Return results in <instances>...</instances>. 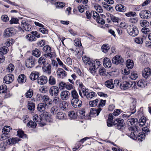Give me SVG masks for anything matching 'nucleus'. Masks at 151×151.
<instances>
[{
  "mask_svg": "<svg viewBox=\"0 0 151 151\" xmlns=\"http://www.w3.org/2000/svg\"><path fill=\"white\" fill-rule=\"evenodd\" d=\"M109 49L110 47L107 44H104L101 47L102 51L104 53L107 52Z\"/></svg>",
  "mask_w": 151,
  "mask_h": 151,
  "instance_id": "nucleus-43",
  "label": "nucleus"
},
{
  "mask_svg": "<svg viewBox=\"0 0 151 151\" xmlns=\"http://www.w3.org/2000/svg\"><path fill=\"white\" fill-rule=\"evenodd\" d=\"M7 89L6 86L5 85L0 86V93H5Z\"/></svg>",
  "mask_w": 151,
  "mask_h": 151,
  "instance_id": "nucleus-62",
  "label": "nucleus"
},
{
  "mask_svg": "<svg viewBox=\"0 0 151 151\" xmlns=\"http://www.w3.org/2000/svg\"><path fill=\"white\" fill-rule=\"evenodd\" d=\"M145 135L143 133H139L137 135V139L139 142H141L144 140Z\"/></svg>",
  "mask_w": 151,
  "mask_h": 151,
  "instance_id": "nucleus-51",
  "label": "nucleus"
},
{
  "mask_svg": "<svg viewBox=\"0 0 151 151\" xmlns=\"http://www.w3.org/2000/svg\"><path fill=\"white\" fill-rule=\"evenodd\" d=\"M82 59L84 63L86 65H89V66H90L91 65H92V61H91L89 58L86 57L85 56H84L82 57Z\"/></svg>",
  "mask_w": 151,
  "mask_h": 151,
  "instance_id": "nucleus-23",
  "label": "nucleus"
},
{
  "mask_svg": "<svg viewBox=\"0 0 151 151\" xmlns=\"http://www.w3.org/2000/svg\"><path fill=\"white\" fill-rule=\"evenodd\" d=\"M94 8L95 10L99 12L102 13L103 12V10L101 6L98 4L94 5Z\"/></svg>",
  "mask_w": 151,
  "mask_h": 151,
  "instance_id": "nucleus-61",
  "label": "nucleus"
},
{
  "mask_svg": "<svg viewBox=\"0 0 151 151\" xmlns=\"http://www.w3.org/2000/svg\"><path fill=\"white\" fill-rule=\"evenodd\" d=\"M36 61V59L35 57L31 56L27 58L25 61V65L27 67L31 68L35 65V63Z\"/></svg>",
  "mask_w": 151,
  "mask_h": 151,
  "instance_id": "nucleus-4",
  "label": "nucleus"
},
{
  "mask_svg": "<svg viewBox=\"0 0 151 151\" xmlns=\"http://www.w3.org/2000/svg\"><path fill=\"white\" fill-rule=\"evenodd\" d=\"M42 101L45 103V104L47 106H52V103L51 102V100L49 97L46 95L43 96Z\"/></svg>",
  "mask_w": 151,
  "mask_h": 151,
  "instance_id": "nucleus-16",
  "label": "nucleus"
},
{
  "mask_svg": "<svg viewBox=\"0 0 151 151\" xmlns=\"http://www.w3.org/2000/svg\"><path fill=\"white\" fill-rule=\"evenodd\" d=\"M106 86L109 88H113L114 87L113 80L111 79L106 81L105 83Z\"/></svg>",
  "mask_w": 151,
  "mask_h": 151,
  "instance_id": "nucleus-28",
  "label": "nucleus"
},
{
  "mask_svg": "<svg viewBox=\"0 0 151 151\" xmlns=\"http://www.w3.org/2000/svg\"><path fill=\"white\" fill-rule=\"evenodd\" d=\"M92 65H91L89 66V70L90 72L94 75L96 72V69H98L101 65V62L99 60L96 59L92 61Z\"/></svg>",
  "mask_w": 151,
  "mask_h": 151,
  "instance_id": "nucleus-1",
  "label": "nucleus"
},
{
  "mask_svg": "<svg viewBox=\"0 0 151 151\" xmlns=\"http://www.w3.org/2000/svg\"><path fill=\"white\" fill-rule=\"evenodd\" d=\"M128 33L133 37L137 36L139 33V30L136 26L133 25L128 26L127 29Z\"/></svg>",
  "mask_w": 151,
  "mask_h": 151,
  "instance_id": "nucleus-2",
  "label": "nucleus"
},
{
  "mask_svg": "<svg viewBox=\"0 0 151 151\" xmlns=\"http://www.w3.org/2000/svg\"><path fill=\"white\" fill-rule=\"evenodd\" d=\"M25 38L27 40L32 42L33 41L36 40V39L35 37L32 35L28 34L25 36Z\"/></svg>",
  "mask_w": 151,
  "mask_h": 151,
  "instance_id": "nucleus-29",
  "label": "nucleus"
},
{
  "mask_svg": "<svg viewBox=\"0 0 151 151\" xmlns=\"http://www.w3.org/2000/svg\"><path fill=\"white\" fill-rule=\"evenodd\" d=\"M139 24L141 26L145 27L149 26V23L146 20H142L140 21Z\"/></svg>",
  "mask_w": 151,
  "mask_h": 151,
  "instance_id": "nucleus-46",
  "label": "nucleus"
},
{
  "mask_svg": "<svg viewBox=\"0 0 151 151\" xmlns=\"http://www.w3.org/2000/svg\"><path fill=\"white\" fill-rule=\"evenodd\" d=\"M116 10L118 11L124 12L125 11V7L122 4H119L116 5L115 7Z\"/></svg>",
  "mask_w": 151,
  "mask_h": 151,
  "instance_id": "nucleus-32",
  "label": "nucleus"
},
{
  "mask_svg": "<svg viewBox=\"0 0 151 151\" xmlns=\"http://www.w3.org/2000/svg\"><path fill=\"white\" fill-rule=\"evenodd\" d=\"M101 110V109L100 108L97 109L95 108L91 109L90 111V114L93 115L96 114V115L98 116Z\"/></svg>",
  "mask_w": 151,
  "mask_h": 151,
  "instance_id": "nucleus-30",
  "label": "nucleus"
},
{
  "mask_svg": "<svg viewBox=\"0 0 151 151\" xmlns=\"http://www.w3.org/2000/svg\"><path fill=\"white\" fill-rule=\"evenodd\" d=\"M62 100L58 96H55L52 100V102L55 105V106L59 105L62 101Z\"/></svg>",
  "mask_w": 151,
  "mask_h": 151,
  "instance_id": "nucleus-25",
  "label": "nucleus"
},
{
  "mask_svg": "<svg viewBox=\"0 0 151 151\" xmlns=\"http://www.w3.org/2000/svg\"><path fill=\"white\" fill-rule=\"evenodd\" d=\"M47 81V78L46 76H44L39 77L37 79V83L41 85L46 84Z\"/></svg>",
  "mask_w": 151,
  "mask_h": 151,
  "instance_id": "nucleus-15",
  "label": "nucleus"
},
{
  "mask_svg": "<svg viewBox=\"0 0 151 151\" xmlns=\"http://www.w3.org/2000/svg\"><path fill=\"white\" fill-rule=\"evenodd\" d=\"M82 101L79 99H72L71 101V104L72 106L75 108H78L81 106Z\"/></svg>",
  "mask_w": 151,
  "mask_h": 151,
  "instance_id": "nucleus-11",
  "label": "nucleus"
},
{
  "mask_svg": "<svg viewBox=\"0 0 151 151\" xmlns=\"http://www.w3.org/2000/svg\"><path fill=\"white\" fill-rule=\"evenodd\" d=\"M17 135L20 138H24L26 137V135L25 134L23 131L21 130H19L17 131Z\"/></svg>",
  "mask_w": 151,
  "mask_h": 151,
  "instance_id": "nucleus-52",
  "label": "nucleus"
},
{
  "mask_svg": "<svg viewBox=\"0 0 151 151\" xmlns=\"http://www.w3.org/2000/svg\"><path fill=\"white\" fill-rule=\"evenodd\" d=\"M68 116L72 119H75L77 117V115L75 112L73 111H71L69 112Z\"/></svg>",
  "mask_w": 151,
  "mask_h": 151,
  "instance_id": "nucleus-48",
  "label": "nucleus"
},
{
  "mask_svg": "<svg viewBox=\"0 0 151 151\" xmlns=\"http://www.w3.org/2000/svg\"><path fill=\"white\" fill-rule=\"evenodd\" d=\"M14 66L12 64H10L7 68V70L9 72H12L14 70Z\"/></svg>",
  "mask_w": 151,
  "mask_h": 151,
  "instance_id": "nucleus-59",
  "label": "nucleus"
},
{
  "mask_svg": "<svg viewBox=\"0 0 151 151\" xmlns=\"http://www.w3.org/2000/svg\"><path fill=\"white\" fill-rule=\"evenodd\" d=\"M39 76V73L37 71H33L30 75L29 78L32 81L35 80L38 78Z\"/></svg>",
  "mask_w": 151,
  "mask_h": 151,
  "instance_id": "nucleus-21",
  "label": "nucleus"
},
{
  "mask_svg": "<svg viewBox=\"0 0 151 151\" xmlns=\"http://www.w3.org/2000/svg\"><path fill=\"white\" fill-rule=\"evenodd\" d=\"M60 107L63 110H66L68 107V104L67 102L64 101H62L59 105Z\"/></svg>",
  "mask_w": 151,
  "mask_h": 151,
  "instance_id": "nucleus-34",
  "label": "nucleus"
},
{
  "mask_svg": "<svg viewBox=\"0 0 151 151\" xmlns=\"http://www.w3.org/2000/svg\"><path fill=\"white\" fill-rule=\"evenodd\" d=\"M47 105L42 103H40L37 106V109L39 111L43 112L45 109V107Z\"/></svg>",
  "mask_w": 151,
  "mask_h": 151,
  "instance_id": "nucleus-24",
  "label": "nucleus"
},
{
  "mask_svg": "<svg viewBox=\"0 0 151 151\" xmlns=\"http://www.w3.org/2000/svg\"><path fill=\"white\" fill-rule=\"evenodd\" d=\"M33 119L35 122H37L41 127H42L46 124L45 121L46 120L44 119H43L40 115L35 114L33 116Z\"/></svg>",
  "mask_w": 151,
  "mask_h": 151,
  "instance_id": "nucleus-5",
  "label": "nucleus"
},
{
  "mask_svg": "<svg viewBox=\"0 0 151 151\" xmlns=\"http://www.w3.org/2000/svg\"><path fill=\"white\" fill-rule=\"evenodd\" d=\"M26 80V77L24 74L20 75L18 77L17 81L19 83H24Z\"/></svg>",
  "mask_w": 151,
  "mask_h": 151,
  "instance_id": "nucleus-27",
  "label": "nucleus"
},
{
  "mask_svg": "<svg viewBox=\"0 0 151 151\" xmlns=\"http://www.w3.org/2000/svg\"><path fill=\"white\" fill-rule=\"evenodd\" d=\"M59 92V89L56 86H52L50 88L49 90V93L52 96H57L58 95Z\"/></svg>",
  "mask_w": 151,
  "mask_h": 151,
  "instance_id": "nucleus-7",
  "label": "nucleus"
},
{
  "mask_svg": "<svg viewBox=\"0 0 151 151\" xmlns=\"http://www.w3.org/2000/svg\"><path fill=\"white\" fill-rule=\"evenodd\" d=\"M46 59L44 57L41 56L38 59V63L40 65H44L46 64L47 63H46Z\"/></svg>",
  "mask_w": 151,
  "mask_h": 151,
  "instance_id": "nucleus-40",
  "label": "nucleus"
},
{
  "mask_svg": "<svg viewBox=\"0 0 151 151\" xmlns=\"http://www.w3.org/2000/svg\"><path fill=\"white\" fill-rule=\"evenodd\" d=\"M71 96L73 98L72 99H78L79 96L76 91L74 89L71 91Z\"/></svg>",
  "mask_w": 151,
  "mask_h": 151,
  "instance_id": "nucleus-49",
  "label": "nucleus"
},
{
  "mask_svg": "<svg viewBox=\"0 0 151 151\" xmlns=\"http://www.w3.org/2000/svg\"><path fill=\"white\" fill-rule=\"evenodd\" d=\"M113 119V116L111 114L109 115V118L107 122V125L108 127H111L112 126L113 122L111 121Z\"/></svg>",
  "mask_w": 151,
  "mask_h": 151,
  "instance_id": "nucleus-33",
  "label": "nucleus"
},
{
  "mask_svg": "<svg viewBox=\"0 0 151 151\" xmlns=\"http://www.w3.org/2000/svg\"><path fill=\"white\" fill-rule=\"evenodd\" d=\"M56 115V117L58 119H63L64 118L65 115L62 112H59Z\"/></svg>",
  "mask_w": 151,
  "mask_h": 151,
  "instance_id": "nucleus-45",
  "label": "nucleus"
},
{
  "mask_svg": "<svg viewBox=\"0 0 151 151\" xmlns=\"http://www.w3.org/2000/svg\"><path fill=\"white\" fill-rule=\"evenodd\" d=\"M143 39L142 38L137 37L134 39V41L137 44H141L143 43Z\"/></svg>",
  "mask_w": 151,
  "mask_h": 151,
  "instance_id": "nucleus-60",
  "label": "nucleus"
},
{
  "mask_svg": "<svg viewBox=\"0 0 151 151\" xmlns=\"http://www.w3.org/2000/svg\"><path fill=\"white\" fill-rule=\"evenodd\" d=\"M58 107L57 106H54L52 107L50 110V113L53 115H56L59 112Z\"/></svg>",
  "mask_w": 151,
  "mask_h": 151,
  "instance_id": "nucleus-36",
  "label": "nucleus"
},
{
  "mask_svg": "<svg viewBox=\"0 0 151 151\" xmlns=\"http://www.w3.org/2000/svg\"><path fill=\"white\" fill-rule=\"evenodd\" d=\"M99 100L96 99L94 100L90 101L89 102V105L91 107H95L98 106Z\"/></svg>",
  "mask_w": 151,
  "mask_h": 151,
  "instance_id": "nucleus-39",
  "label": "nucleus"
},
{
  "mask_svg": "<svg viewBox=\"0 0 151 151\" xmlns=\"http://www.w3.org/2000/svg\"><path fill=\"white\" fill-rule=\"evenodd\" d=\"M129 130L132 131L130 134V137L133 139H136L137 138V133L139 130V128L137 126L131 127L129 128Z\"/></svg>",
  "mask_w": 151,
  "mask_h": 151,
  "instance_id": "nucleus-6",
  "label": "nucleus"
},
{
  "mask_svg": "<svg viewBox=\"0 0 151 151\" xmlns=\"http://www.w3.org/2000/svg\"><path fill=\"white\" fill-rule=\"evenodd\" d=\"M20 140L18 138H12L8 139L7 140H6V142L9 145H11L16 144Z\"/></svg>",
  "mask_w": 151,
  "mask_h": 151,
  "instance_id": "nucleus-22",
  "label": "nucleus"
},
{
  "mask_svg": "<svg viewBox=\"0 0 151 151\" xmlns=\"http://www.w3.org/2000/svg\"><path fill=\"white\" fill-rule=\"evenodd\" d=\"M137 122V119L135 118H134L128 119L127 123L129 126L133 125L135 122Z\"/></svg>",
  "mask_w": 151,
  "mask_h": 151,
  "instance_id": "nucleus-35",
  "label": "nucleus"
},
{
  "mask_svg": "<svg viewBox=\"0 0 151 151\" xmlns=\"http://www.w3.org/2000/svg\"><path fill=\"white\" fill-rule=\"evenodd\" d=\"M139 15L141 18L147 19L151 17V13L148 10H142L140 12Z\"/></svg>",
  "mask_w": 151,
  "mask_h": 151,
  "instance_id": "nucleus-9",
  "label": "nucleus"
},
{
  "mask_svg": "<svg viewBox=\"0 0 151 151\" xmlns=\"http://www.w3.org/2000/svg\"><path fill=\"white\" fill-rule=\"evenodd\" d=\"M70 92L67 90L61 91L60 93V96L61 99L63 101L68 100L70 98Z\"/></svg>",
  "mask_w": 151,
  "mask_h": 151,
  "instance_id": "nucleus-10",
  "label": "nucleus"
},
{
  "mask_svg": "<svg viewBox=\"0 0 151 151\" xmlns=\"http://www.w3.org/2000/svg\"><path fill=\"white\" fill-rule=\"evenodd\" d=\"M65 5V3L61 2H57L56 3V8H62Z\"/></svg>",
  "mask_w": 151,
  "mask_h": 151,
  "instance_id": "nucleus-64",
  "label": "nucleus"
},
{
  "mask_svg": "<svg viewBox=\"0 0 151 151\" xmlns=\"http://www.w3.org/2000/svg\"><path fill=\"white\" fill-rule=\"evenodd\" d=\"M11 129L10 127L9 126H5L2 130V132L3 134L7 135L10 132V129Z\"/></svg>",
  "mask_w": 151,
  "mask_h": 151,
  "instance_id": "nucleus-38",
  "label": "nucleus"
},
{
  "mask_svg": "<svg viewBox=\"0 0 151 151\" xmlns=\"http://www.w3.org/2000/svg\"><path fill=\"white\" fill-rule=\"evenodd\" d=\"M82 92L83 93V96H86L88 93L89 90L87 88L84 86L81 88Z\"/></svg>",
  "mask_w": 151,
  "mask_h": 151,
  "instance_id": "nucleus-53",
  "label": "nucleus"
},
{
  "mask_svg": "<svg viewBox=\"0 0 151 151\" xmlns=\"http://www.w3.org/2000/svg\"><path fill=\"white\" fill-rule=\"evenodd\" d=\"M22 25L23 29L27 31H30L32 29V27L29 24L26 22L25 20H22L21 22Z\"/></svg>",
  "mask_w": 151,
  "mask_h": 151,
  "instance_id": "nucleus-14",
  "label": "nucleus"
},
{
  "mask_svg": "<svg viewBox=\"0 0 151 151\" xmlns=\"http://www.w3.org/2000/svg\"><path fill=\"white\" fill-rule=\"evenodd\" d=\"M151 74V70L149 68H145L142 72V76L145 78H147Z\"/></svg>",
  "mask_w": 151,
  "mask_h": 151,
  "instance_id": "nucleus-20",
  "label": "nucleus"
},
{
  "mask_svg": "<svg viewBox=\"0 0 151 151\" xmlns=\"http://www.w3.org/2000/svg\"><path fill=\"white\" fill-rule=\"evenodd\" d=\"M136 100L135 99L133 100V101L131 104L130 107V109L131 110H134V111L132 112L131 113L133 114L136 112Z\"/></svg>",
  "mask_w": 151,
  "mask_h": 151,
  "instance_id": "nucleus-31",
  "label": "nucleus"
},
{
  "mask_svg": "<svg viewBox=\"0 0 151 151\" xmlns=\"http://www.w3.org/2000/svg\"><path fill=\"white\" fill-rule=\"evenodd\" d=\"M14 77L11 74H8L5 76L3 79V82L6 84L12 83L14 80Z\"/></svg>",
  "mask_w": 151,
  "mask_h": 151,
  "instance_id": "nucleus-13",
  "label": "nucleus"
},
{
  "mask_svg": "<svg viewBox=\"0 0 151 151\" xmlns=\"http://www.w3.org/2000/svg\"><path fill=\"white\" fill-rule=\"evenodd\" d=\"M122 58L121 56L120 55H117L113 58L112 61L113 63L118 65L122 62Z\"/></svg>",
  "mask_w": 151,
  "mask_h": 151,
  "instance_id": "nucleus-19",
  "label": "nucleus"
},
{
  "mask_svg": "<svg viewBox=\"0 0 151 151\" xmlns=\"http://www.w3.org/2000/svg\"><path fill=\"white\" fill-rule=\"evenodd\" d=\"M32 55L37 58H38L40 56L41 52L38 49H35L32 51Z\"/></svg>",
  "mask_w": 151,
  "mask_h": 151,
  "instance_id": "nucleus-37",
  "label": "nucleus"
},
{
  "mask_svg": "<svg viewBox=\"0 0 151 151\" xmlns=\"http://www.w3.org/2000/svg\"><path fill=\"white\" fill-rule=\"evenodd\" d=\"M95 94V93L93 92H88L86 96L87 99H90L94 97Z\"/></svg>",
  "mask_w": 151,
  "mask_h": 151,
  "instance_id": "nucleus-58",
  "label": "nucleus"
},
{
  "mask_svg": "<svg viewBox=\"0 0 151 151\" xmlns=\"http://www.w3.org/2000/svg\"><path fill=\"white\" fill-rule=\"evenodd\" d=\"M28 127L31 128H35L36 127L37 124L35 122L32 121H30L27 123Z\"/></svg>",
  "mask_w": 151,
  "mask_h": 151,
  "instance_id": "nucleus-56",
  "label": "nucleus"
},
{
  "mask_svg": "<svg viewBox=\"0 0 151 151\" xmlns=\"http://www.w3.org/2000/svg\"><path fill=\"white\" fill-rule=\"evenodd\" d=\"M147 84V82L144 79H142L139 81L137 82L138 86L140 87L143 88L145 87V86Z\"/></svg>",
  "mask_w": 151,
  "mask_h": 151,
  "instance_id": "nucleus-26",
  "label": "nucleus"
},
{
  "mask_svg": "<svg viewBox=\"0 0 151 151\" xmlns=\"http://www.w3.org/2000/svg\"><path fill=\"white\" fill-rule=\"evenodd\" d=\"M104 66L107 68H109L111 66V63L110 59L107 57L105 58L103 60Z\"/></svg>",
  "mask_w": 151,
  "mask_h": 151,
  "instance_id": "nucleus-18",
  "label": "nucleus"
},
{
  "mask_svg": "<svg viewBox=\"0 0 151 151\" xmlns=\"http://www.w3.org/2000/svg\"><path fill=\"white\" fill-rule=\"evenodd\" d=\"M56 74L58 78L61 79L64 78L67 76V73L62 68H58L56 70Z\"/></svg>",
  "mask_w": 151,
  "mask_h": 151,
  "instance_id": "nucleus-8",
  "label": "nucleus"
},
{
  "mask_svg": "<svg viewBox=\"0 0 151 151\" xmlns=\"http://www.w3.org/2000/svg\"><path fill=\"white\" fill-rule=\"evenodd\" d=\"M51 67L50 65L48 63H47L46 64L44 65L42 67V69L44 72H45L47 74L50 75L51 72Z\"/></svg>",
  "mask_w": 151,
  "mask_h": 151,
  "instance_id": "nucleus-17",
  "label": "nucleus"
},
{
  "mask_svg": "<svg viewBox=\"0 0 151 151\" xmlns=\"http://www.w3.org/2000/svg\"><path fill=\"white\" fill-rule=\"evenodd\" d=\"M133 84L131 81H125L120 85L121 88L122 89L126 90L131 87Z\"/></svg>",
  "mask_w": 151,
  "mask_h": 151,
  "instance_id": "nucleus-12",
  "label": "nucleus"
},
{
  "mask_svg": "<svg viewBox=\"0 0 151 151\" xmlns=\"http://www.w3.org/2000/svg\"><path fill=\"white\" fill-rule=\"evenodd\" d=\"M33 94V91L32 90L29 89L26 93L25 96L27 98L31 97Z\"/></svg>",
  "mask_w": 151,
  "mask_h": 151,
  "instance_id": "nucleus-55",
  "label": "nucleus"
},
{
  "mask_svg": "<svg viewBox=\"0 0 151 151\" xmlns=\"http://www.w3.org/2000/svg\"><path fill=\"white\" fill-rule=\"evenodd\" d=\"M114 125L118 129L122 130L124 128V120L121 119H117L113 122L112 126Z\"/></svg>",
  "mask_w": 151,
  "mask_h": 151,
  "instance_id": "nucleus-3",
  "label": "nucleus"
},
{
  "mask_svg": "<svg viewBox=\"0 0 151 151\" xmlns=\"http://www.w3.org/2000/svg\"><path fill=\"white\" fill-rule=\"evenodd\" d=\"M57 60L60 66L64 68L65 70L68 71V68L66 67V66L61 61V60L59 58H57Z\"/></svg>",
  "mask_w": 151,
  "mask_h": 151,
  "instance_id": "nucleus-50",
  "label": "nucleus"
},
{
  "mask_svg": "<svg viewBox=\"0 0 151 151\" xmlns=\"http://www.w3.org/2000/svg\"><path fill=\"white\" fill-rule=\"evenodd\" d=\"M49 83L51 85H54L56 84L55 78L53 76H50L48 79Z\"/></svg>",
  "mask_w": 151,
  "mask_h": 151,
  "instance_id": "nucleus-44",
  "label": "nucleus"
},
{
  "mask_svg": "<svg viewBox=\"0 0 151 151\" xmlns=\"http://www.w3.org/2000/svg\"><path fill=\"white\" fill-rule=\"evenodd\" d=\"M126 65L128 69H132L134 66L133 61L130 59H128L127 61Z\"/></svg>",
  "mask_w": 151,
  "mask_h": 151,
  "instance_id": "nucleus-41",
  "label": "nucleus"
},
{
  "mask_svg": "<svg viewBox=\"0 0 151 151\" xmlns=\"http://www.w3.org/2000/svg\"><path fill=\"white\" fill-rule=\"evenodd\" d=\"M8 50V48L6 46H3L0 48V52L2 54H6Z\"/></svg>",
  "mask_w": 151,
  "mask_h": 151,
  "instance_id": "nucleus-47",
  "label": "nucleus"
},
{
  "mask_svg": "<svg viewBox=\"0 0 151 151\" xmlns=\"http://www.w3.org/2000/svg\"><path fill=\"white\" fill-rule=\"evenodd\" d=\"M125 15L128 17H134L137 16V14L135 12H129L125 14Z\"/></svg>",
  "mask_w": 151,
  "mask_h": 151,
  "instance_id": "nucleus-54",
  "label": "nucleus"
},
{
  "mask_svg": "<svg viewBox=\"0 0 151 151\" xmlns=\"http://www.w3.org/2000/svg\"><path fill=\"white\" fill-rule=\"evenodd\" d=\"M14 42V41L13 39H8L6 40L5 44L6 46H9L12 45Z\"/></svg>",
  "mask_w": 151,
  "mask_h": 151,
  "instance_id": "nucleus-63",
  "label": "nucleus"
},
{
  "mask_svg": "<svg viewBox=\"0 0 151 151\" xmlns=\"http://www.w3.org/2000/svg\"><path fill=\"white\" fill-rule=\"evenodd\" d=\"M6 143H7L6 141V142H2L0 143V148L2 151H4L5 150L6 146Z\"/></svg>",
  "mask_w": 151,
  "mask_h": 151,
  "instance_id": "nucleus-57",
  "label": "nucleus"
},
{
  "mask_svg": "<svg viewBox=\"0 0 151 151\" xmlns=\"http://www.w3.org/2000/svg\"><path fill=\"white\" fill-rule=\"evenodd\" d=\"M28 109L31 111L34 110L35 108V104L34 103L31 101H29L28 104Z\"/></svg>",
  "mask_w": 151,
  "mask_h": 151,
  "instance_id": "nucleus-42",
  "label": "nucleus"
}]
</instances>
